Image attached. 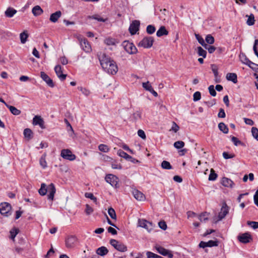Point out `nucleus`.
<instances>
[{
  "mask_svg": "<svg viewBox=\"0 0 258 258\" xmlns=\"http://www.w3.org/2000/svg\"><path fill=\"white\" fill-rule=\"evenodd\" d=\"M77 241V238L74 236H70L66 240V245L68 248L75 246Z\"/></svg>",
  "mask_w": 258,
  "mask_h": 258,
  "instance_id": "nucleus-18",
  "label": "nucleus"
},
{
  "mask_svg": "<svg viewBox=\"0 0 258 258\" xmlns=\"http://www.w3.org/2000/svg\"><path fill=\"white\" fill-rule=\"evenodd\" d=\"M29 37V34L27 30H24L20 34V38L21 43L24 44L26 42Z\"/></svg>",
  "mask_w": 258,
  "mask_h": 258,
  "instance_id": "nucleus-27",
  "label": "nucleus"
},
{
  "mask_svg": "<svg viewBox=\"0 0 258 258\" xmlns=\"http://www.w3.org/2000/svg\"><path fill=\"white\" fill-rule=\"evenodd\" d=\"M239 242L242 243H247L252 240V237L249 232L239 234L237 236Z\"/></svg>",
  "mask_w": 258,
  "mask_h": 258,
  "instance_id": "nucleus-8",
  "label": "nucleus"
},
{
  "mask_svg": "<svg viewBox=\"0 0 258 258\" xmlns=\"http://www.w3.org/2000/svg\"><path fill=\"white\" fill-rule=\"evenodd\" d=\"M198 53L199 56H201L203 58H205L207 55V51L201 46L198 47Z\"/></svg>",
  "mask_w": 258,
  "mask_h": 258,
  "instance_id": "nucleus-35",
  "label": "nucleus"
},
{
  "mask_svg": "<svg viewBox=\"0 0 258 258\" xmlns=\"http://www.w3.org/2000/svg\"><path fill=\"white\" fill-rule=\"evenodd\" d=\"M18 232H19V229H18L16 228H13L10 231L11 238L12 239H14L15 237H16V236L17 235V234L18 233Z\"/></svg>",
  "mask_w": 258,
  "mask_h": 258,
  "instance_id": "nucleus-47",
  "label": "nucleus"
},
{
  "mask_svg": "<svg viewBox=\"0 0 258 258\" xmlns=\"http://www.w3.org/2000/svg\"><path fill=\"white\" fill-rule=\"evenodd\" d=\"M199 219L201 222H206L208 219L207 213L205 212L200 215L199 216Z\"/></svg>",
  "mask_w": 258,
  "mask_h": 258,
  "instance_id": "nucleus-45",
  "label": "nucleus"
},
{
  "mask_svg": "<svg viewBox=\"0 0 258 258\" xmlns=\"http://www.w3.org/2000/svg\"><path fill=\"white\" fill-rule=\"evenodd\" d=\"M78 89L82 92V93L84 94L85 96H88L90 94V91L85 88H83L82 87H79Z\"/></svg>",
  "mask_w": 258,
  "mask_h": 258,
  "instance_id": "nucleus-48",
  "label": "nucleus"
},
{
  "mask_svg": "<svg viewBox=\"0 0 258 258\" xmlns=\"http://www.w3.org/2000/svg\"><path fill=\"white\" fill-rule=\"evenodd\" d=\"M108 213L110 217L112 219L116 220V215L115 212V210L111 207L109 208L108 210Z\"/></svg>",
  "mask_w": 258,
  "mask_h": 258,
  "instance_id": "nucleus-37",
  "label": "nucleus"
},
{
  "mask_svg": "<svg viewBox=\"0 0 258 258\" xmlns=\"http://www.w3.org/2000/svg\"><path fill=\"white\" fill-rule=\"evenodd\" d=\"M184 146V143L183 141H177L174 143V147L176 149H181Z\"/></svg>",
  "mask_w": 258,
  "mask_h": 258,
  "instance_id": "nucleus-44",
  "label": "nucleus"
},
{
  "mask_svg": "<svg viewBox=\"0 0 258 258\" xmlns=\"http://www.w3.org/2000/svg\"><path fill=\"white\" fill-rule=\"evenodd\" d=\"M122 46L124 50L129 54H135L137 52V49L135 45L128 41H124L122 43Z\"/></svg>",
  "mask_w": 258,
  "mask_h": 258,
  "instance_id": "nucleus-6",
  "label": "nucleus"
},
{
  "mask_svg": "<svg viewBox=\"0 0 258 258\" xmlns=\"http://www.w3.org/2000/svg\"><path fill=\"white\" fill-rule=\"evenodd\" d=\"M168 34V31L166 29L165 26H161L157 31L156 35L158 37H161L163 35H167Z\"/></svg>",
  "mask_w": 258,
  "mask_h": 258,
  "instance_id": "nucleus-28",
  "label": "nucleus"
},
{
  "mask_svg": "<svg viewBox=\"0 0 258 258\" xmlns=\"http://www.w3.org/2000/svg\"><path fill=\"white\" fill-rule=\"evenodd\" d=\"M80 45L82 49L86 52H90L91 51V46L88 41L86 38H79Z\"/></svg>",
  "mask_w": 258,
  "mask_h": 258,
  "instance_id": "nucleus-11",
  "label": "nucleus"
},
{
  "mask_svg": "<svg viewBox=\"0 0 258 258\" xmlns=\"http://www.w3.org/2000/svg\"><path fill=\"white\" fill-rule=\"evenodd\" d=\"M161 167L162 168L165 169H172V166L170 163L167 161H163L161 163Z\"/></svg>",
  "mask_w": 258,
  "mask_h": 258,
  "instance_id": "nucleus-39",
  "label": "nucleus"
},
{
  "mask_svg": "<svg viewBox=\"0 0 258 258\" xmlns=\"http://www.w3.org/2000/svg\"><path fill=\"white\" fill-rule=\"evenodd\" d=\"M156 30L155 27L152 25H149L147 27L146 31L149 34H153Z\"/></svg>",
  "mask_w": 258,
  "mask_h": 258,
  "instance_id": "nucleus-40",
  "label": "nucleus"
},
{
  "mask_svg": "<svg viewBox=\"0 0 258 258\" xmlns=\"http://www.w3.org/2000/svg\"><path fill=\"white\" fill-rule=\"evenodd\" d=\"M205 41L208 44H212L214 43V38L210 34L206 36Z\"/></svg>",
  "mask_w": 258,
  "mask_h": 258,
  "instance_id": "nucleus-41",
  "label": "nucleus"
},
{
  "mask_svg": "<svg viewBox=\"0 0 258 258\" xmlns=\"http://www.w3.org/2000/svg\"><path fill=\"white\" fill-rule=\"evenodd\" d=\"M251 133L253 138L258 141V129L255 127H252Z\"/></svg>",
  "mask_w": 258,
  "mask_h": 258,
  "instance_id": "nucleus-46",
  "label": "nucleus"
},
{
  "mask_svg": "<svg viewBox=\"0 0 258 258\" xmlns=\"http://www.w3.org/2000/svg\"><path fill=\"white\" fill-rule=\"evenodd\" d=\"M134 198L138 201H144L146 198L145 196L140 191L134 189L132 191Z\"/></svg>",
  "mask_w": 258,
  "mask_h": 258,
  "instance_id": "nucleus-20",
  "label": "nucleus"
},
{
  "mask_svg": "<svg viewBox=\"0 0 258 258\" xmlns=\"http://www.w3.org/2000/svg\"><path fill=\"white\" fill-rule=\"evenodd\" d=\"M212 70L214 73L215 77L216 78L218 75V69L215 64L211 65Z\"/></svg>",
  "mask_w": 258,
  "mask_h": 258,
  "instance_id": "nucleus-58",
  "label": "nucleus"
},
{
  "mask_svg": "<svg viewBox=\"0 0 258 258\" xmlns=\"http://www.w3.org/2000/svg\"><path fill=\"white\" fill-rule=\"evenodd\" d=\"M231 141L236 146L242 144V143L238 138L234 136L232 137Z\"/></svg>",
  "mask_w": 258,
  "mask_h": 258,
  "instance_id": "nucleus-51",
  "label": "nucleus"
},
{
  "mask_svg": "<svg viewBox=\"0 0 258 258\" xmlns=\"http://www.w3.org/2000/svg\"><path fill=\"white\" fill-rule=\"evenodd\" d=\"M239 56V59H240V61L243 63L245 64L248 66L251 61L247 57V56H246L245 53H244L243 52H240Z\"/></svg>",
  "mask_w": 258,
  "mask_h": 258,
  "instance_id": "nucleus-25",
  "label": "nucleus"
},
{
  "mask_svg": "<svg viewBox=\"0 0 258 258\" xmlns=\"http://www.w3.org/2000/svg\"><path fill=\"white\" fill-rule=\"evenodd\" d=\"M247 224L254 229L258 228V222L248 221L247 222Z\"/></svg>",
  "mask_w": 258,
  "mask_h": 258,
  "instance_id": "nucleus-49",
  "label": "nucleus"
},
{
  "mask_svg": "<svg viewBox=\"0 0 258 258\" xmlns=\"http://www.w3.org/2000/svg\"><path fill=\"white\" fill-rule=\"evenodd\" d=\"M209 91L210 95L212 96H215L217 94V93L214 89V86L213 85H210L209 88Z\"/></svg>",
  "mask_w": 258,
  "mask_h": 258,
  "instance_id": "nucleus-54",
  "label": "nucleus"
},
{
  "mask_svg": "<svg viewBox=\"0 0 258 258\" xmlns=\"http://www.w3.org/2000/svg\"><path fill=\"white\" fill-rule=\"evenodd\" d=\"M117 155L119 156L120 157L124 158L125 159L131 161L132 163H139V161L136 159L135 158L132 157L130 155H128L126 153L124 152L121 149H119L117 151Z\"/></svg>",
  "mask_w": 258,
  "mask_h": 258,
  "instance_id": "nucleus-12",
  "label": "nucleus"
},
{
  "mask_svg": "<svg viewBox=\"0 0 258 258\" xmlns=\"http://www.w3.org/2000/svg\"><path fill=\"white\" fill-rule=\"evenodd\" d=\"M218 116L219 118H224L226 116L225 112L223 108H220L219 109V112L218 114Z\"/></svg>",
  "mask_w": 258,
  "mask_h": 258,
  "instance_id": "nucleus-62",
  "label": "nucleus"
},
{
  "mask_svg": "<svg viewBox=\"0 0 258 258\" xmlns=\"http://www.w3.org/2000/svg\"><path fill=\"white\" fill-rule=\"evenodd\" d=\"M158 225L159 227L163 229V230H166L167 228V225L165 223V222L163 221H161L158 222Z\"/></svg>",
  "mask_w": 258,
  "mask_h": 258,
  "instance_id": "nucleus-60",
  "label": "nucleus"
},
{
  "mask_svg": "<svg viewBox=\"0 0 258 258\" xmlns=\"http://www.w3.org/2000/svg\"><path fill=\"white\" fill-rule=\"evenodd\" d=\"M221 183L223 186L227 187H232L234 184L230 179L227 177H223L222 179Z\"/></svg>",
  "mask_w": 258,
  "mask_h": 258,
  "instance_id": "nucleus-23",
  "label": "nucleus"
},
{
  "mask_svg": "<svg viewBox=\"0 0 258 258\" xmlns=\"http://www.w3.org/2000/svg\"><path fill=\"white\" fill-rule=\"evenodd\" d=\"M217 178V174L215 173L213 169H211L210 171V174L209 176V180L214 181Z\"/></svg>",
  "mask_w": 258,
  "mask_h": 258,
  "instance_id": "nucleus-34",
  "label": "nucleus"
},
{
  "mask_svg": "<svg viewBox=\"0 0 258 258\" xmlns=\"http://www.w3.org/2000/svg\"><path fill=\"white\" fill-rule=\"evenodd\" d=\"M156 249L158 253L163 256H167L169 258H172L173 256L170 251L162 246H156Z\"/></svg>",
  "mask_w": 258,
  "mask_h": 258,
  "instance_id": "nucleus-16",
  "label": "nucleus"
},
{
  "mask_svg": "<svg viewBox=\"0 0 258 258\" xmlns=\"http://www.w3.org/2000/svg\"><path fill=\"white\" fill-rule=\"evenodd\" d=\"M248 67H250L253 71L258 73V64L251 61V62L248 65Z\"/></svg>",
  "mask_w": 258,
  "mask_h": 258,
  "instance_id": "nucleus-57",
  "label": "nucleus"
},
{
  "mask_svg": "<svg viewBox=\"0 0 258 258\" xmlns=\"http://www.w3.org/2000/svg\"><path fill=\"white\" fill-rule=\"evenodd\" d=\"M104 43L107 45H115L116 41L114 38L108 37L104 40Z\"/></svg>",
  "mask_w": 258,
  "mask_h": 258,
  "instance_id": "nucleus-33",
  "label": "nucleus"
},
{
  "mask_svg": "<svg viewBox=\"0 0 258 258\" xmlns=\"http://www.w3.org/2000/svg\"><path fill=\"white\" fill-rule=\"evenodd\" d=\"M154 41L153 37L151 36L145 37L139 42L138 45L139 47L144 48H149L152 46Z\"/></svg>",
  "mask_w": 258,
  "mask_h": 258,
  "instance_id": "nucleus-3",
  "label": "nucleus"
},
{
  "mask_svg": "<svg viewBox=\"0 0 258 258\" xmlns=\"http://www.w3.org/2000/svg\"><path fill=\"white\" fill-rule=\"evenodd\" d=\"M61 16V12L60 11L55 12L50 15L49 20L52 23H56Z\"/></svg>",
  "mask_w": 258,
  "mask_h": 258,
  "instance_id": "nucleus-21",
  "label": "nucleus"
},
{
  "mask_svg": "<svg viewBox=\"0 0 258 258\" xmlns=\"http://www.w3.org/2000/svg\"><path fill=\"white\" fill-rule=\"evenodd\" d=\"M24 136L27 140H30L33 138V132L32 130L30 128H25L24 130Z\"/></svg>",
  "mask_w": 258,
  "mask_h": 258,
  "instance_id": "nucleus-30",
  "label": "nucleus"
},
{
  "mask_svg": "<svg viewBox=\"0 0 258 258\" xmlns=\"http://www.w3.org/2000/svg\"><path fill=\"white\" fill-rule=\"evenodd\" d=\"M93 212V209L89 205H86L85 213L87 215H90Z\"/></svg>",
  "mask_w": 258,
  "mask_h": 258,
  "instance_id": "nucleus-56",
  "label": "nucleus"
},
{
  "mask_svg": "<svg viewBox=\"0 0 258 258\" xmlns=\"http://www.w3.org/2000/svg\"><path fill=\"white\" fill-rule=\"evenodd\" d=\"M201 98V93L199 91L196 92L193 95V100L194 101H197L200 100Z\"/></svg>",
  "mask_w": 258,
  "mask_h": 258,
  "instance_id": "nucleus-53",
  "label": "nucleus"
},
{
  "mask_svg": "<svg viewBox=\"0 0 258 258\" xmlns=\"http://www.w3.org/2000/svg\"><path fill=\"white\" fill-rule=\"evenodd\" d=\"M98 149L100 151L104 153H107L109 150L108 146L105 144L99 145L98 146Z\"/></svg>",
  "mask_w": 258,
  "mask_h": 258,
  "instance_id": "nucleus-38",
  "label": "nucleus"
},
{
  "mask_svg": "<svg viewBox=\"0 0 258 258\" xmlns=\"http://www.w3.org/2000/svg\"><path fill=\"white\" fill-rule=\"evenodd\" d=\"M218 128L224 134H227L229 132L227 126L223 122H220L218 124Z\"/></svg>",
  "mask_w": 258,
  "mask_h": 258,
  "instance_id": "nucleus-32",
  "label": "nucleus"
},
{
  "mask_svg": "<svg viewBox=\"0 0 258 258\" xmlns=\"http://www.w3.org/2000/svg\"><path fill=\"white\" fill-rule=\"evenodd\" d=\"M55 191L56 189L55 186L54 184L52 183L48 185L47 187H46V185L45 183H42L41 184V187L38 190L39 194L41 196H45L47 192H48V199L51 201H52L54 199Z\"/></svg>",
  "mask_w": 258,
  "mask_h": 258,
  "instance_id": "nucleus-2",
  "label": "nucleus"
},
{
  "mask_svg": "<svg viewBox=\"0 0 258 258\" xmlns=\"http://www.w3.org/2000/svg\"><path fill=\"white\" fill-rule=\"evenodd\" d=\"M140 23L139 21L134 20L131 24L129 31L132 35H135L139 30Z\"/></svg>",
  "mask_w": 258,
  "mask_h": 258,
  "instance_id": "nucleus-13",
  "label": "nucleus"
},
{
  "mask_svg": "<svg viewBox=\"0 0 258 258\" xmlns=\"http://www.w3.org/2000/svg\"><path fill=\"white\" fill-rule=\"evenodd\" d=\"M142 86L145 89L148 91H151V90L153 88L148 81L147 82L143 83Z\"/></svg>",
  "mask_w": 258,
  "mask_h": 258,
  "instance_id": "nucleus-52",
  "label": "nucleus"
},
{
  "mask_svg": "<svg viewBox=\"0 0 258 258\" xmlns=\"http://www.w3.org/2000/svg\"><path fill=\"white\" fill-rule=\"evenodd\" d=\"M40 77L50 87L54 86L52 80L44 72H40Z\"/></svg>",
  "mask_w": 258,
  "mask_h": 258,
  "instance_id": "nucleus-17",
  "label": "nucleus"
},
{
  "mask_svg": "<svg viewBox=\"0 0 258 258\" xmlns=\"http://www.w3.org/2000/svg\"><path fill=\"white\" fill-rule=\"evenodd\" d=\"M54 71L56 75L60 80L63 81L66 79L67 75L62 74V68L60 65H56L54 68Z\"/></svg>",
  "mask_w": 258,
  "mask_h": 258,
  "instance_id": "nucleus-19",
  "label": "nucleus"
},
{
  "mask_svg": "<svg viewBox=\"0 0 258 258\" xmlns=\"http://www.w3.org/2000/svg\"><path fill=\"white\" fill-rule=\"evenodd\" d=\"M111 167L113 169H122V166L120 164H118L116 162H113L111 163Z\"/></svg>",
  "mask_w": 258,
  "mask_h": 258,
  "instance_id": "nucleus-61",
  "label": "nucleus"
},
{
  "mask_svg": "<svg viewBox=\"0 0 258 258\" xmlns=\"http://www.w3.org/2000/svg\"><path fill=\"white\" fill-rule=\"evenodd\" d=\"M17 12V11L12 7H9L5 12V16L7 18H12Z\"/></svg>",
  "mask_w": 258,
  "mask_h": 258,
  "instance_id": "nucleus-22",
  "label": "nucleus"
},
{
  "mask_svg": "<svg viewBox=\"0 0 258 258\" xmlns=\"http://www.w3.org/2000/svg\"><path fill=\"white\" fill-rule=\"evenodd\" d=\"M254 203L258 207V189L256 191L253 197Z\"/></svg>",
  "mask_w": 258,
  "mask_h": 258,
  "instance_id": "nucleus-64",
  "label": "nucleus"
},
{
  "mask_svg": "<svg viewBox=\"0 0 258 258\" xmlns=\"http://www.w3.org/2000/svg\"><path fill=\"white\" fill-rule=\"evenodd\" d=\"M6 106L9 109L10 112L14 115H18L21 114V110L18 109L17 108L13 106L6 104Z\"/></svg>",
  "mask_w": 258,
  "mask_h": 258,
  "instance_id": "nucleus-29",
  "label": "nucleus"
},
{
  "mask_svg": "<svg viewBox=\"0 0 258 258\" xmlns=\"http://www.w3.org/2000/svg\"><path fill=\"white\" fill-rule=\"evenodd\" d=\"M229 207L227 204L225 203H224L221 208L220 212L219 213L218 221L221 220L224 218L229 213Z\"/></svg>",
  "mask_w": 258,
  "mask_h": 258,
  "instance_id": "nucleus-14",
  "label": "nucleus"
},
{
  "mask_svg": "<svg viewBox=\"0 0 258 258\" xmlns=\"http://www.w3.org/2000/svg\"><path fill=\"white\" fill-rule=\"evenodd\" d=\"M61 156L64 159L73 161L76 159V156L69 149H63L61 151Z\"/></svg>",
  "mask_w": 258,
  "mask_h": 258,
  "instance_id": "nucleus-10",
  "label": "nucleus"
},
{
  "mask_svg": "<svg viewBox=\"0 0 258 258\" xmlns=\"http://www.w3.org/2000/svg\"><path fill=\"white\" fill-rule=\"evenodd\" d=\"M11 206L8 203H4L0 204V213L6 217H8L11 214Z\"/></svg>",
  "mask_w": 258,
  "mask_h": 258,
  "instance_id": "nucleus-7",
  "label": "nucleus"
},
{
  "mask_svg": "<svg viewBox=\"0 0 258 258\" xmlns=\"http://www.w3.org/2000/svg\"><path fill=\"white\" fill-rule=\"evenodd\" d=\"M254 22L255 20L254 15L251 14L249 16H248L246 23L249 26H252L254 24Z\"/></svg>",
  "mask_w": 258,
  "mask_h": 258,
  "instance_id": "nucleus-36",
  "label": "nucleus"
},
{
  "mask_svg": "<svg viewBox=\"0 0 258 258\" xmlns=\"http://www.w3.org/2000/svg\"><path fill=\"white\" fill-rule=\"evenodd\" d=\"M138 226L146 229L149 232H150L154 227L153 223L144 219H139L138 221Z\"/></svg>",
  "mask_w": 258,
  "mask_h": 258,
  "instance_id": "nucleus-4",
  "label": "nucleus"
},
{
  "mask_svg": "<svg viewBox=\"0 0 258 258\" xmlns=\"http://www.w3.org/2000/svg\"><path fill=\"white\" fill-rule=\"evenodd\" d=\"M138 136L143 139H146V135L144 131L142 130H139L138 131Z\"/></svg>",
  "mask_w": 258,
  "mask_h": 258,
  "instance_id": "nucleus-63",
  "label": "nucleus"
},
{
  "mask_svg": "<svg viewBox=\"0 0 258 258\" xmlns=\"http://www.w3.org/2000/svg\"><path fill=\"white\" fill-rule=\"evenodd\" d=\"M195 36H196V38L197 40H198V41L199 42V43L201 45H202L203 47H204L205 45H206V44L207 43H205V40L202 37V36H200L199 34H196Z\"/></svg>",
  "mask_w": 258,
  "mask_h": 258,
  "instance_id": "nucleus-42",
  "label": "nucleus"
},
{
  "mask_svg": "<svg viewBox=\"0 0 258 258\" xmlns=\"http://www.w3.org/2000/svg\"><path fill=\"white\" fill-rule=\"evenodd\" d=\"M226 79L227 80L232 81L234 83H236L237 82V77L235 73H228L226 75Z\"/></svg>",
  "mask_w": 258,
  "mask_h": 258,
  "instance_id": "nucleus-26",
  "label": "nucleus"
},
{
  "mask_svg": "<svg viewBox=\"0 0 258 258\" xmlns=\"http://www.w3.org/2000/svg\"><path fill=\"white\" fill-rule=\"evenodd\" d=\"M108 252V250L107 248L105 246H101L100 247H99L96 250V253L97 254L101 255V256H104L106 255Z\"/></svg>",
  "mask_w": 258,
  "mask_h": 258,
  "instance_id": "nucleus-31",
  "label": "nucleus"
},
{
  "mask_svg": "<svg viewBox=\"0 0 258 258\" xmlns=\"http://www.w3.org/2000/svg\"><path fill=\"white\" fill-rule=\"evenodd\" d=\"M92 19H95V20H97L98 21H100V22H105L106 21V19H103L101 17H100L98 15H94V16H92V17H90Z\"/></svg>",
  "mask_w": 258,
  "mask_h": 258,
  "instance_id": "nucleus-59",
  "label": "nucleus"
},
{
  "mask_svg": "<svg viewBox=\"0 0 258 258\" xmlns=\"http://www.w3.org/2000/svg\"><path fill=\"white\" fill-rule=\"evenodd\" d=\"M204 47L207 49L210 53H213L216 50V47L213 46L209 45L208 44H206Z\"/></svg>",
  "mask_w": 258,
  "mask_h": 258,
  "instance_id": "nucleus-43",
  "label": "nucleus"
},
{
  "mask_svg": "<svg viewBox=\"0 0 258 258\" xmlns=\"http://www.w3.org/2000/svg\"><path fill=\"white\" fill-rule=\"evenodd\" d=\"M223 157L225 159H228L233 158L235 157V155L233 154H229L228 152H224L223 153Z\"/></svg>",
  "mask_w": 258,
  "mask_h": 258,
  "instance_id": "nucleus-55",
  "label": "nucleus"
},
{
  "mask_svg": "<svg viewBox=\"0 0 258 258\" xmlns=\"http://www.w3.org/2000/svg\"><path fill=\"white\" fill-rule=\"evenodd\" d=\"M207 243L208 247L217 246L218 245V241L217 240H209Z\"/></svg>",
  "mask_w": 258,
  "mask_h": 258,
  "instance_id": "nucleus-50",
  "label": "nucleus"
},
{
  "mask_svg": "<svg viewBox=\"0 0 258 258\" xmlns=\"http://www.w3.org/2000/svg\"><path fill=\"white\" fill-rule=\"evenodd\" d=\"M33 124L34 125H39L42 129H44V121L43 119L39 115H35L33 118Z\"/></svg>",
  "mask_w": 258,
  "mask_h": 258,
  "instance_id": "nucleus-15",
  "label": "nucleus"
},
{
  "mask_svg": "<svg viewBox=\"0 0 258 258\" xmlns=\"http://www.w3.org/2000/svg\"><path fill=\"white\" fill-rule=\"evenodd\" d=\"M32 13L34 16L37 17L41 15L43 13V11L39 6L37 5L33 8Z\"/></svg>",
  "mask_w": 258,
  "mask_h": 258,
  "instance_id": "nucleus-24",
  "label": "nucleus"
},
{
  "mask_svg": "<svg viewBox=\"0 0 258 258\" xmlns=\"http://www.w3.org/2000/svg\"><path fill=\"white\" fill-rule=\"evenodd\" d=\"M98 59L103 69L107 73L115 75L118 71L116 62L105 53L100 52L98 54Z\"/></svg>",
  "mask_w": 258,
  "mask_h": 258,
  "instance_id": "nucleus-1",
  "label": "nucleus"
},
{
  "mask_svg": "<svg viewBox=\"0 0 258 258\" xmlns=\"http://www.w3.org/2000/svg\"><path fill=\"white\" fill-rule=\"evenodd\" d=\"M109 243L115 249L119 251L125 252L127 251V247L123 243L115 239H110Z\"/></svg>",
  "mask_w": 258,
  "mask_h": 258,
  "instance_id": "nucleus-5",
  "label": "nucleus"
},
{
  "mask_svg": "<svg viewBox=\"0 0 258 258\" xmlns=\"http://www.w3.org/2000/svg\"><path fill=\"white\" fill-rule=\"evenodd\" d=\"M105 181L111 184L112 186L117 187L118 178L115 175L111 174L106 175L105 178Z\"/></svg>",
  "mask_w": 258,
  "mask_h": 258,
  "instance_id": "nucleus-9",
  "label": "nucleus"
}]
</instances>
